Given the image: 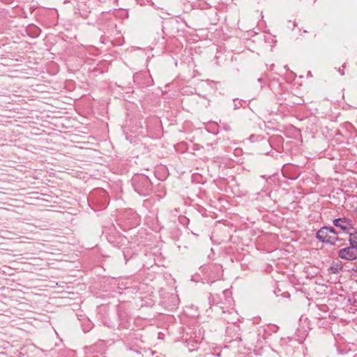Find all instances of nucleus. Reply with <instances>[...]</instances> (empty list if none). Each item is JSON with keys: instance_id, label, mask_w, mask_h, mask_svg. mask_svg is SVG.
Wrapping results in <instances>:
<instances>
[{"instance_id": "0eeeda50", "label": "nucleus", "mask_w": 357, "mask_h": 357, "mask_svg": "<svg viewBox=\"0 0 357 357\" xmlns=\"http://www.w3.org/2000/svg\"><path fill=\"white\" fill-rule=\"evenodd\" d=\"M328 231L332 236H337V231L333 227H328Z\"/></svg>"}, {"instance_id": "20e7f679", "label": "nucleus", "mask_w": 357, "mask_h": 357, "mask_svg": "<svg viewBox=\"0 0 357 357\" xmlns=\"http://www.w3.org/2000/svg\"><path fill=\"white\" fill-rule=\"evenodd\" d=\"M333 223L335 227H339L342 231L346 233L354 229L352 221L347 218L334 219Z\"/></svg>"}, {"instance_id": "423d86ee", "label": "nucleus", "mask_w": 357, "mask_h": 357, "mask_svg": "<svg viewBox=\"0 0 357 357\" xmlns=\"http://www.w3.org/2000/svg\"><path fill=\"white\" fill-rule=\"evenodd\" d=\"M349 241L351 245L356 246L357 248V231L349 234Z\"/></svg>"}, {"instance_id": "39448f33", "label": "nucleus", "mask_w": 357, "mask_h": 357, "mask_svg": "<svg viewBox=\"0 0 357 357\" xmlns=\"http://www.w3.org/2000/svg\"><path fill=\"white\" fill-rule=\"evenodd\" d=\"M342 266L341 264L338 263L333 262L328 268V271L330 273L332 274H337L342 269Z\"/></svg>"}, {"instance_id": "7ed1b4c3", "label": "nucleus", "mask_w": 357, "mask_h": 357, "mask_svg": "<svg viewBox=\"0 0 357 357\" xmlns=\"http://www.w3.org/2000/svg\"><path fill=\"white\" fill-rule=\"evenodd\" d=\"M135 188L140 195H146L149 190L150 182L146 176H139L135 179Z\"/></svg>"}, {"instance_id": "f257e3e1", "label": "nucleus", "mask_w": 357, "mask_h": 357, "mask_svg": "<svg viewBox=\"0 0 357 357\" xmlns=\"http://www.w3.org/2000/svg\"><path fill=\"white\" fill-rule=\"evenodd\" d=\"M316 237L319 241L330 245H335L340 240L338 236L331 235L328 227H321L317 232Z\"/></svg>"}, {"instance_id": "f03ea898", "label": "nucleus", "mask_w": 357, "mask_h": 357, "mask_svg": "<svg viewBox=\"0 0 357 357\" xmlns=\"http://www.w3.org/2000/svg\"><path fill=\"white\" fill-rule=\"evenodd\" d=\"M338 257L344 260L353 261L357 259V248L349 245L338 251Z\"/></svg>"}]
</instances>
